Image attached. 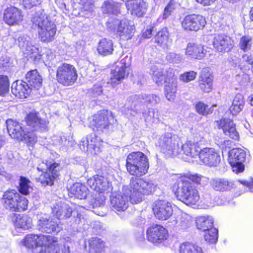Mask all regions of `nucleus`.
<instances>
[{"label": "nucleus", "instance_id": "f257e3e1", "mask_svg": "<svg viewBox=\"0 0 253 253\" xmlns=\"http://www.w3.org/2000/svg\"><path fill=\"white\" fill-rule=\"evenodd\" d=\"M126 168L128 172L136 177H132L129 184L123 187V191L129 196L132 204L141 202L144 195L154 192L156 185L152 180L139 178L145 174L149 169V164L147 157L140 151L129 153L126 160Z\"/></svg>", "mask_w": 253, "mask_h": 253}, {"label": "nucleus", "instance_id": "f03ea898", "mask_svg": "<svg viewBox=\"0 0 253 253\" xmlns=\"http://www.w3.org/2000/svg\"><path fill=\"white\" fill-rule=\"evenodd\" d=\"M178 138L170 133H166L159 139V145L161 151L168 157H174L179 155V157L184 161L190 160V141L187 140L182 145L179 152Z\"/></svg>", "mask_w": 253, "mask_h": 253}, {"label": "nucleus", "instance_id": "7ed1b4c3", "mask_svg": "<svg viewBox=\"0 0 253 253\" xmlns=\"http://www.w3.org/2000/svg\"><path fill=\"white\" fill-rule=\"evenodd\" d=\"M201 137H196L193 144H191V162L200 164L201 163L210 167H215L220 161L219 153L212 148H205L201 149L197 143Z\"/></svg>", "mask_w": 253, "mask_h": 253}, {"label": "nucleus", "instance_id": "20e7f679", "mask_svg": "<svg viewBox=\"0 0 253 253\" xmlns=\"http://www.w3.org/2000/svg\"><path fill=\"white\" fill-rule=\"evenodd\" d=\"M31 21L38 26L39 38L42 42H48L53 40L56 32V26L48 19L43 9L41 7L36 8Z\"/></svg>", "mask_w": 253, "mask_h": 253}, {"label": "nucleus", "instance_id": "39448f33", "mask_svg": "<svg viewBox=\"0 0 253 253\" xmlns=\"http://www.w3.org/2000/svg\"><path fill=\"white\" fill-rule=\"evenodd\" d=\"M210 184L213 189L219 191H226L232 188L238 187L243 189L242 193L250 192L253 193V179L250 178L248 180H229L226 178H212Z\"/></svg>", "mask_w": 253, "mask_h": 253}, {"label": "nucleus", "instance_id": "423d86ee", "mask_svg": "<svg viewBox=\"0 0 253 253\" xmlns=\"http://www.w3.org/2000/svg\"><path fill=\"white\" fill-rule=\"evenodd\" d=\"M6 124L7 131L12 138L24 141L30 146H33L37 142L36 133L25 130L22 124L11 119L7 120Z\"/></svg>", "mask_w": 253, "mask_h": 253}, {"label": "nucleus", "instance_id": "0eeeda50", "mask_svg": "<svg viewBox=\"0 0 253 253\" xmlns=\"http://www.w3.org/2000/svg\"><path fill=\"white\" fill-rule=\"evenodd\" d=\"M3 207L11 211H25L27 209L28 200L21 197L15 190L9 189L4 192L1 198Z\"/></svg>", "mask_w": 253, "mask_h": 253}, {"label": "nucleus", "instance_id": "6e6552de", "mask_svg": "<svg viewBox=\"0 0 253 253\" xmlns=\"http://www.w3.org/2000/svg\"><path fill=\"white\" fill-rule=\"evenodd\" d=\"M56 77L60 84L65 86L71 85L77 79V70L73 65L61 63L57 67Z\"/></svg>", "mask_w": 253, "mask_h": 253}, {"label": "nucleus", "instance_id": "1a4fd4ad", "mask_svg": "<svg viewBox=\"0 0 253 253\" xmlns=\"http://www.w3.org/2000/svg\"><path fill=\"white\" fill-rule=\"evenodd\" d=\"M250 159L249 152L242 148H233L229 153V162L232 170L236 173L243 172L245 169V163Z\"/></svg>", "mask_w": 253, "mask_h": 253}, {"label": "nucleus", "instance_id": "9d476101", "mask_svg": "<svg viewBox=\"0 0 253 253\" xmlns=\"http://www.w3.org/2000/svg\"><path fill=\"white\" fill-rule=\"evenodd\" d=\"M114 122V119L111 112L102 110L93 116L89 124L90 126L94 127L93 129L95 128L97 131L106 132L112 127Z\"/></svg>", "mask_w": 253, "mask_h": 253}, {"label": "nucleus", "instance_id": "9b49d317", "mask_svg": "<svg viewBox=\"0 0 253 253\" xmlns=\"http://www.w3.org/2000/svg\"><path fill=\"white\" fill-rule=\"evenodd\" d=\"M37 169L41 171L46 170L40 176L39 181L44 186H51L53 184V181L59 176L62 167L57 163H53L49 166L42 163Z\"/></svg>", "mask_w": 253, "mask_h": 253}, {"label": "nucleus", "instance_id": "f8f14e48", "mask_svg": "<svg viewBox=\"0 0 253 253\" xmlns=\"http://www.w3.org/2000/svg\"><path fill=\"white\" fill-rule=\"evenodd\" d=\"M172 191L179 200L187 205H190V177L181 176L173 186Z\"/></svg>", "mask_w": 253, "mask_h": 253}, {"label": "nucleus", "instance_id": "ddd939ff", "mask_svg": "<svg viewBox=\"0 0 253 253\" xmlns=\"http://www.w3.org/2000/svg\"><path fill=\"white\" fill-rule=\"evenodd\" d=\"M52 210V212L55 214L58 220L69 218L73 215L74 217L76 216L75 222L77 224H80V222H82V219H84L81 213L74 211L69 205L65 203L59 202L56 204Z\"/></svg>", "mask_w": 253, "mask_h": 253}, {"label": "nucleus", "instance_id": "4468645a", "mask_svg": "<svg viewBox=\"0 0 253 253\" xmlns=\"http://www.w3.org/2000/svg\"><path fill=\"white\" fill-rule=\"evenodd\" d=\"M62 228V224L55 218L41 217L37 222L38 229L46 233H58Z\"/></svg>", "mask_w": 253, "mask_h": 253}, {"label": "nucleus", "instance_id": "2eb2a0df", "mask_svg": "<svg viewBox=\"0 0 253 253\" xmlns=\"http://www.w3.org/2000/svg\"><path fill=\"white\" fill-rule=\"evenodd\" d=\"M53 237L43 235L29 234L22 241V244L29 249H37L46 245L48 242L53 241Z\"/></svg>", "mask_w": 253, "mask_h": 253}, {"label": "nucleus", "instance_id": "dca6fc26", "mask_svg": "<svg viewBox=\"0 0 253 253\" xmlns=\"http://www.w3.org/2000/svg\"><path fill=\"white\" fill-rule=\"evenodd\" d=\"M155 216L159 220H166L172 214L170 204L165 200H157L153 205Z\"/></svg>", "mask_w": 253, "mask_h": 253}, {"label": "nucleus", "instance_id": "f3484780", "mask_svg": "<svg viewBox=\"0 0 253 253\" xmlns=\"http://www.w3.org/2000/svg\"><path fill=\"white\" fill-rule=\"evenodd\" d=\"M101 141L97 138L94 133L87 135L79 143V147L83 151H88L90 153L96 154L100 151Z\"/></svg>", "mask_w": 253, "mask_h": 253}, {"label": "nucleus", "instance_id": "a211bd4d", "mask_svg": "<svg viewBox=\"0 0 253 253\" xmlns=\"http://www.w3.org/2000/svg\"><path fill=\"white\" fill-rule=\"evenodd\" d=\"M27 126L31 129L30 132L45 130L48 123L42 119L36 112H31L25 118Z\"/></svg>", "mask_w": 253, "mask_h": 253}, {"label": "nucleus", "instance_id": "6ab92c4d", "mask_svg": "<svg viewBox=\"0 0 253 253\" xmlns=\"http://www.w3.org/2000/svg\"><path fill=\"white\" fill-rule=\"evenodd\" d=\"M213 46L219 52H229L234 46V41L225 34H216L213 40Z\"/></svg>", "mask_w": 253, "mask_h": 253}, {"label": "nucleus", "instance_id": "aec40b11", "mask_svg": "<svg viewBox=\"0 0 253 253\" xmlns=\"http://www.w3.org/2000/svg\"><path fill=\"white\" fill-rule=\"evenodd\" d=\"M87 185L97 193H102L104 191L111 190V184L107 178L103 176L95 175L88 179Z\"/></svg>", "mask_w": 253, "mask_h": 253}, {"label": "nucleus", "instance_id": "412c9836", "mask_svg": "<svg viewBox=\"0 0 253 253\" xmlns=\"http://www.w3.org/2000/svg\"><path fill=\"white\" fill-rule=\"evenodd\" d=\"M168 231L163 226L156 225L147 230V240L154 244L161 243L167 239Z\"/></svg>", "mask_w": 253, "mask_h": 253}, {"label": "nucleus", "instance_id": "4be33fe9", "mask_svg": "<svg viewBox=\"0 0 253 253\" xmlns=\"http://www.w3.org/2000/svg\"><path fill=\"white\" fill-rule=\"evenodd\" d=\"M3 20L9 25L19 24L23 20L21 10L14 6L7 7L4 12Z\"/></svg>", "mask_w": 253, "mask_h": 253}, {"label": "nucleus", "instance_id": "5701e85b", "mask_svg": "<svg viewBox=\"0 0 253 253\" xmlns=\"http://www.w3.org/2000/svg\"><path fill=\"white\" fill-rule=\"evenodd\" d=\"M216 124L219 128H222L225 135L228 136L232 139L237 140L239 137L235 125L233 122L229 119L222 118L217 121Z\"/></svg>", "mask_w": 253, "mask_h": 253}, {"label": "nucleus", "instance_id": "b1692460", "mask_svg": "<svg viewBox=\"0 0 253 253\" xmlns=\"http://www.w3.org/2000/svg\"><path fill=\"white\" fill-rule=\"evenodd\" d=\"M124 194L113 193L110 197V202L114 210L118 211H125L128 206V198L127 196L123 190Z\"/></svg>", "mask_w": 253, "mask_h": 253}, {"label": "nucleus", "instance_id": "393cba45", "mask_svg": "<svg viewBox=\"0 0 253 253\" xmlns=\"http://www.w3.org/2000/svg\"><path fill=\"white\" fill-rule=\"evenodd\" d=\"M127 58H124L118 63L115 68L112 71L111 77V84L113 85L119 84L121 81L124 79L127 75L126 69L127 67L126 60Z\"/></svg>", "mask_w": 253, "mask_h": 253}, {"label": "nucleus", "instance_id": "a878e982", "mask_svg": "<svg viewBox=\"0 0 253 253\" xmlns=\"http://www.w3.org/2000/svg\"><path fill=\"white\" fill-rule=\"evenodd\" d=\"M32 89L28 83L22 80H17L11 85L12 93L19 98H27Z\"/></svg>", "mask_w": 253, "mask_h": 253}, {"label": "nucleus", "instance_id": "bb28decb", "mask_svg": "<svg viewBox=\"0 0 253 253\" xmlns=\"http://www.w3.org/2000/svg\"><path fill=\"white\" fill-rule=\"evenodd\" d=\"M53 241H49L42 247L39 253H70L69 247L59 246L56 238L53 237Z\"/></svg>", "mask_w": 253, "mask_h": 253}, {"label": "nucleus", "instance_id": "cd10ccee", "mask_svg": "<svg viewBox=\"0 0 253 253\" xmlns=\"http://www.w3.org/2000/svg\"><path fill=\"white\" fill-rule=\"evenodd\" d=\"M126 5L131 15L143 16L146 12L147 5L143 0H135L133 2H126Z\"/></svg>", "mask_w": 253, "mask_h": 253}, {"label": "nucleus", "instance_id": "c85d7f7f", "mask_svg": "<svg viewBox=\"0 0 253 253\" xmlns=\"http://www.w3.org/2000/svg\"><path fill=\"white\" fill-rule=\"evenodd\" d=\"M212 81L209 68H203L199 80L200 88L205 92H210L212 88Z\"/></svg>", "mask_w": 253, "mask_h": 253}, {"label": "nucleus", "instance_id": "c756f323", "mask_svg": "<svg viewBox=\"0 0 253 253\" xmlns=\"http://www.w3.org/2000/svg\"><path fill=\"white\" fill-rule=\"evenodd\" d=\"M20 48L24 50L25 54L33 55L38 52V49L31 44V38L26 35L20 34L16 41Z\"/></svg>", "mask_w": 253, "mask_h": 253}, {"label": "nucleus", "instance_id": "7c9ffc66", "mask_svg": "<svg viewBox=\"0 0 253 253\" xmlns=\"http://www.w3.org/2000/svg\"><path fill=\"white\" fill-rule=\"evenodd\" d=\"M135 33V28L126 20H122V23L118 29V35L120 38L126 41L130 39Z\"/></svg>", "mask_w": 253, "mask_h": 253}, {"label": "nucleus", "instance_id": "2f4dec72", "mask_svg": "<svg viewBox=\"0 0 253 253\" xmlns=\"http://www.w3.org/2000/svg\"><path fill=\"white\" fill-rule=\"evenodd\" d=\"M42 78L37 70L29 71L25 76V82L33 88L38 89L42 84Z\"/></svg>", "mask_w": 253, "mask_h": 253}, {"label": "nucleus", "instance_id": "473e14b6", "mask_svg": "<svg viewBox=\"0 0 253 253\" xmlns=\"http://www.w3.org/2000/svg\"><path fill=\"white\" fill-rule=\"evenodd\" d=\"M213 218L208 215L199 216L195 218V224L197 228L201 231L207 230L213 226Z\"/></svg>", "mask_w": 253, "mask_h": 253}, {"label": "nucleus", "instance_id": "72a5a7b5", "mask_svg": "<svg viewBox=\"0 0 253 253\" xmlns=\"http://www.w3.org/2000/svg\"><path fill=\"white\" fill-rule=\"evenodd\" d=\"M97 50L103 56L112 54L114 50L113 42L105 38L101 40L98 43Z\"/></svg>", "mask_w": 253, "mask_h": 253}, {"label": "nucleus", "instance_id": "f704fd0d", "mask_svg": "<svg viewBox=\"0 0 253 253\" xmlns=\"http://www.w3.org/2000/svg\"><path fill=\"white\" fill-rule=\"evenodd\" d=\"M70 193L78 199H83L86 197L88 190L84 184L75 183L71 187Z\"/></svg>", "mask_w": 253, "mask_h": 253}, {"label": "nucleus", "instance_id": "c9c22d12", "mask_svg": "<svg viewBox=\"0 0 253 253\" xmlns=\"http://www.w3.org/2000/svg\"><path fill=\"white\" fill-rule=\"evenodd\" d=\"M14 225L17 229L28 230L32 226V219L27 215L19 216L16 217Z\"/></svg>", "mask_w": 253, "mask_h": 253}, {"label": "nucleus", "instance_id": "e433bc0d", "mask_svg": "<svg viewBox=\"0 0 253 253\" xmlns=\"http://www.w3.org/2000/svg\"><path fill=\"white\" fill-rule=\"evenodd\" d=\"M89 253H101L104 248V242L100 238L93 237L87 241Z\"/></svg>", "mask_w": 253, "mask_h": 253}, {"label": "nucleus", "instance_id": "4c0bfd02", "mask_svg": "<svg viewBox=\"0 0 253 253\" xmlns=\"http://www.w3.org/2000/svg\"><path fill=\"white\" fill-rule=\"evenodd\" d=\"M244 103L243 96L241 94H236L233 99L232 105L229 108L232 115L235 116L240 113L244 108Z\"/></svg>", "mask_w": 253, "mask_h": 253}, {"label": "nucleus", "instance_id": "58836bf2", "mask_svg": "<svg viewBox=\"0 0 253 253\" xmlns=\"http://www.w3.org/2000/svg\"><path fill=\"white\" fill-rule=\"evenodd\" d=\"M121 5L113 0L105 1L101 6L103 13L117 14L120 12Z\"/></svg>", "mask_w": 253, "mask_h": 253}, {"label": "nucleus", "instance_id": "ea45409f", "mask_svg": "<svg viewBox=\"0 0 253 253\" xmlns=\"http://www.w3.org/2000/svg\"><path fill=\"white\" fill-rule=\"evenodd\" d=\"M165 83V96L169 101H172L175 98L177 91V83L173 80L172 82L167 81Z\"/></svg>", "mask_w": 253, "mask_h": 253}, {"label": "nucleus", "instance_id": "a19ab883", "mask_svg": "<svg viewBox=\"0 0 253 253\" xmlns=\"http://www.w3.org/2000/svg\"><path fill=\"white\" fill-rule=\"evenodd\" d=\"M206 23L205 18L201 15L191 14V31H197Z\"/></svg>", "mask_w": 253, "mask_h": 253}, {"label": "nucleus", "instance_id": "79ce46f5", "mask_svg": "<svg viewBox=\"0 0 253 253\" xmlns=\"http://www.w3.org/2000/svg\"><path fill=\"white\" fill-rule=\"evenodd\" d=\"M105 201L104 193L96 192L91 196L88 202L92 208H95L103 205Z\"/></svg>", "mask_w": 253, "mask_h": 253}, {"label": "nucleus", "instance_id": "37998d69", "mask_svg": "<svg viewBox=\"0 0 253 253\" xmlns=\"http://www.w3.org/2000/svg\"><path fill=\"white\" fill-rule=\"evenodd\" d=\"M105 201L104 193L96 192L91 196L88 202L92 208H95L103 205Z\"/></svg>", "mask_w": 253, "mask_h": 253}, {"label": "nucleus", "instance_id": "c03bdc74", "mask_svg": "<svg viewBox=\"0 0 253 253\" xmlns=\"http://www.w3.org/2000/svg\"><path fill=\"white\" fill-rule=\"evenodd\" d=\"M205 233L204 236L205 241L210 244H214L218 240V230L213 227L210 228L207 230L202 231Z\"/></svg>", "mask_w": 253, "mask_h": 253}, {"label": "nucleus", "instance_id": "a18cd8bd", "mask_svg": "<svg viewBox=\"0 0 253 253\" xmlns=\"http://www.w3.org/2000/svg\"><path fill=\"white\" fill-rule=\"evenodd\" d=\"M151 71L153 75V79L158 85H162L163 82L165 83L166 76L163 74L161 69L154 66L151 68Z\"/></svg>", "mask_w": 253, "mask_h": 253}, {"label": "nucleus", "instance_id": "49530a36", "mask_svg": "<svg viewBox=\"0 0 253 253\" xmlns=\"http://www.w3.org/2000/svg\"><path fill=\"white\" fill-rule=\"evenodd\" d=\"M151 71L153 75V79L158 85H162L163 82L165 83L166 76L163 74L161 69L154 66L151 68Z\"/></svg>", "mask_w": 253, "mask_h": 253}, {"label": "nucleus", "instance_id": "de8ad7c7", "mask_svg": "<svg viewBox=\"0 0 253 253\" xmlns=\"http://www.w3.org/2000/svg\"><path fill=\"white\" fill-rule=\"evenodd\" d=\"M206 51L201 44L191 45V57L197 59H201L205 56Z\"/></svg>", "mask_w": 253, "mask_h": 253}, {"label": "nucleus", "instance_id": "09e8293b", "mask_svg": "<svg viewBox=\"0 0 253 253\" xmlns=\"http://www.w3.org/2000/svg\"><path fill=\"white\" fill-rule=\"evenodd\" d=\"M30 181L25 177L20 176L19 178V185L18 190L19 192L23 195H28L30 190L32 189L30 183Z\"/></svg>", "mask_w": 253, "mask_h": 253}, {"label": "nucleus", "instance_id": "8fccbe9b", "mask_svg": "<svg viewBox=\"0 0 253 253\" xmlns=\"http://www.w3.org/2000/svg\"><path fill=\"white\" fill-rule=\"evenodd\" d=\"M201 197L197 189H191V208L199 209L202 208Z\"/></svg>", "mask_w": 253, "mask_h": 253}, {"label": "nucleus", "instance_id": "3c124183", "mask_svg": "<svg viewBox=\"0 0 253 253\" xmlns=\"http://www.w3.org/2000/svg\"><path fill=\"white\" fill-rule=\"evenodd\" d=\"M155 42L160 44H167L169 42V32L167 28L158 32L155 37Z\"/></svg>", "mask_w": 253, "mask_h": 253}, {"label": "nucleus", "instance_id": "603ef678", "mask_svg": "<svg viewBox=\"0 0 253 253\" xmlns=\"http://www.w3.org/2000/svg\"><path fill=\"white\" fill-rule=\"evenodd\" d=\"M143 117L147 122L157 123L160 119L159 112L154 109H150L147 113H143Z\"/></svg>", "mask_w": 253, "mask_h": 253}, {"label": "nucleus", "instance_id": "864d4df0", "mask_svg": "<svg viewBox=\"0 0 253 253\" xmlns=\"http://www.w3.org/2000/svg\"><path fill=\"white\" fill-rule=\"evenodd\" d=\"M209 178L199 174H191V187L192 184L205 185L208 184Z\"/></svg>", "mask_w": 253, "mask_h": 253}, {"label": "nucleus", "instance_id": "5fc2aeb1", "mask_svg": "<svg viewBox=\"0 0 253 253\" xmlns=\"http://www.w3.org/2000/svg\"><path fill=\"white\" fill-rule=\"evenodd\" d=\"M122 23V20L116 18H110L106 23L108 29L113 32L118 33V29Z\"/></svg>", "mask_w": 253, "mask_h": 253}, {"label": "nucleus", "instance_id": "6e6d98bb", "mask_svg": "<svg viewBox=\"0 0 253 253\" xmlns=\"http://www.w3.org/2000/svg\"><path fill=\"white\" fill-rule=\"evenodd\" d=\"M9 81L7 76L0 75V95L4 96L9 90Z\"/></svg>", "mask_w": 253, "mask_h": 253}, {"label": "nucleus", "instance_id": "4d7b16f0", "mask_svg": "<svg viewBox=\"0 0 253 253\" xmlns=\"http://www.w3.org/2000/svg\"><path fill=\"white\" fill-rule=\"evenodd\" d=\"M195 108L199 114L203 115H208L213 111L212 108H208V105L201 102H199L196 104Z\"/></svg>", "mask_w": 253, "mask_h": 253}, {"label": "nucleus", "instance_id": "13d9d810", "mask_svg": "<svg viewBox=\"0 0 253 253\" xmlns=\"http://www.w3.org/2000/svg\"><path fill=\"white\" fill-rule=\"evenodd\" d=\"M252 38L249 36H244L240 39L239 47L241 49L247 51L251 49Z\"/></svg>", "mask_w": 253, "mask_h": 253}, {"label": "nucleus", "instance_id": "bf43d9fd", "mask_svg": "<svg viewBox=\"0 0 253 253\" xmlns=\"http://www.w3.org/2000/svg\"><path fill=\"white\" fill-rule=\"evenodd\" d=\"M142 98L144 102L152 105H155L160 101V97L156 94L142 95Z\"/></svg>", "mask_w": 253, "mask_h": 253}, {"label": "nucleus", "instance_id": "052dcab7", "mask_svg": "<svg viewBox=\"0 0 253 253\" xmlns=\"http://www.w3.org/2000/svg\"><path fill=\"white\" fill-rule=\"evenodd\" d=\"M167 60L171 63H179L182 60V57L179 54L170 52L166 56Z\"/></svg>", "mask_w": 253, "mask_h": 253}, {"label": "nucleus", "instance_id": "680f3d73", "mask_svg": "<svg viewBox=\"0 0 253 253\" xmlns=\"http://www.w3.org/2000/svg\"><path fill=\"white\" fill-rule=\"evenodd\" d=\"M174 8V4L173 3L172 0H170L164 9L163 14V19H167L171 14Z\"/></svg>", "mask_w": 253, "mask_h": 253}, {"label": "nucleus", "instance_id": "e2e57ef3", "mask_svg": "<svg viewBox=\"0 0 253 253\" xmlns=\"http://www.w3.org/2000/svg\"><path fill=\"white\" fill-rule=\"evenodd\" d=\"M167 74L166 76V80L165 82L168 81L169 82H172V81L174 80L175 83H177V77L175 75V70L171 68H169L166 71Z\"/></svg>", "mask_w": 253, "mask_h": 253}, {"label": "nucleus", "instance_id": "0e129e2a", "mask_svg": "<svg viewBox=\"0 0 253 253\" xmlns=\"http://www.w3.org/2000/svg\"><path fill=\"white\" fill-rule=\"evenodd\" d=\"M90 92L94 96H97L101 95L102 93V86L100 84L97 83L94 84L93 87L90 89Z\"/></svg>", "mask_w": 253, "mask_h": 253}, {"label": "nucleus", "instance_id": "69168bd1", "mask_svg": "<svg viewBox=\"0 0 253 253\" xmlns=\"http://www.w3.org/2000/svg\"><path fill=\"white\" fill-rule=\"evenodd\" d=\"M40 3V0H22V4L26 8H31Z\"/></svg>", "mask_w": 253, "mask_h": 253}, {"label": "nucleus", "instance_id": "338daca9", "mask_svg": "<svg viewBox=\"0 0 253 253\" xmlns=\"http://www.w3.org/2000/svg\"><path fill=\"white\" fill-rule=\"evenodd\" d=\"M57 144L61 147H66L69 145L70 141L64 136H60L56 138Z\"/></svg>", "mask_w": 253, "mask_h": 253}, {"label": "nucleus", "instance_id": "774afa93", "mask_svg": "<svg viewBox=\"0 0 253 253\" xmlns=\"http://www.w3.org/2000/svg\"><path fill=\"white\" fill-rule=\"evenodd\" d=\"M242 58L244 61H245L248 64L251 65L252 70L253 72V52H249L244 54L242 56Z\"/></svg>", "mask_w": 253, "mask_h": 253}]
</instances>
